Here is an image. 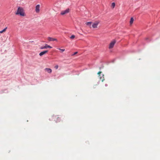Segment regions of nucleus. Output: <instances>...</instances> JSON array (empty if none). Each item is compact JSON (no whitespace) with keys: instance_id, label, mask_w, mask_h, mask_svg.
<instances>
[{"instance_id":"nucleus-1","label":"nucleus","mask_w":160,"mask_h":160,"mask_svg":"<svg viewBox=\"0 0 160 160\" xmlns=\"http://www.w3.org/2000/svg\"><path fill=\"white\" fill-rule=\"evenodd\" d=\"M16 15H20L21 16H25V13L22 8L19 7L18 8L17 12L16 13Z\"/></svg>"},{"instance_id":"nucleus-12","label":"nucleus","mask_w":160,"mask_h":160,"mask_svg":"<svg viewBox=\"0 0 160 160\" xmlns=\"http://www.w3.org/2000/svg\"><path fill=\"white\" fill-rule=\"evenodd\" d=\"M92 23V22H87L86 24L88 26H90L91 25V24Z\"/></svg>"},{"instance_id":"nucleus-7","label":"nucleus","mask_w":160,"mask_h":160,"mask_svg":"<svg viewBox=\"0 0 160 160\" xmlns=\"http://www.w3.org/2000/svg\"><path fill=\"white\" fill-rule=\"evenodd\" d=\"M99 23V22H96L95 23H93L92 25V26L93 28H97V26Z\"/></svg>"},{"instance_id":"nucleus-15","label":"nucleus","mask_w":160,"mask_h":160,"mask_svg":"<svg viewBox=\"0 0 160 160\" xmlns=\"http://www.w3.org/2000/svg\"><path fill=\"white\" fill-rule=\"evenodd\" d=\"M75 36L74 35H72L71 36V37H70V38L72 39H73L75 38Z\"/></svg>"},{"instance_id":"nucleus-10","label":"nucleus","mask_w":160,"mask_h":160,"mask_svg":"<svg viewBox=\"0 0 160 160\" xmlns=\"http://www.w3.org/2000/svg\"><path fill=\"white\" fill-rule=\"evenodd\" d=\"M46 71L48 73H50L52 72V70L51 69L49 68H46L45 69Z\"/></svg>"},{"instance_id":"nucleus-14","label":"nucleus","mask_w":160,"mask_h":160,"mask_svg":"<svg viewBox=\"0 0 160 160\" xmlns=\"http://www.w3.org/2000/svg\"><path fill=\"white\" fill-rule=\"evenodd\" d=\"M115 6V3L114 2H112L111 4V7L112 8H113Z\"/></svg>"},{"instance_id":"nucleus-4","label":"nucleus","mask_w":160,"mask_h":160,"mask_svg":"<svg viewBox=\"0 0 160 160\" xmlns=\"http://www.w3.org/2000/svg\"><path fill=\"white\" fill-rule=\"evenodd\" d=\"M69 12V9H67L65 10L64 11H62L61 12L60 14L61 15H65L67 13H68Z\"/></svg>"},{"instance_id":"nucleus-13","label":"nucleus","mask_w":160,"mask_h":160,"mask_svg":"<svg viewBox=\"0 0 160 160\" xmlns=\"http://www.w3.org/2000/svg\"><path fill=\"white\" fill-rule=\"evenodd\" d=\"M7 27H6V28H4L2 30L0 31V33H2L3 32H5L6 31V30L7 29Z\"/></svg>"},{"instance_id":"nucleus-16","label":"nucleus","mask_w":160,"mask_h":160,"mask_svg":"<svg viewBox=\"0 0 160 160\" xmlns=\"http://www.w3.org/2000/svg\"><path fill=\"white\" fill-rule=\"evenodd\" d=\"M59 49L62 52H63L65 51V49H62L60 48H59Z\"/></svg>"},{"instance_id":"nucleus-8","label":"nucleus","mask_w":160,"mask_h":160,"mask_svg":"<svg viewBox=\"0 0 160 160\" xmlns=\"http://www.w3.org/2000/svg\"><path fill=\"white\" fill-rule=\"evenodd\" d=\"M48 40L49 41H57V39H56L52 38L50 37L48 38Z\"/></svg>"},{"instance_id":"nucleus-21","label":"nucleus","mask_w":160,"mask_h":160,"mask_svg":"<svg viewBox=\"0 0 160 160\" xmlns=\"http://www.w3.org/2000/svg\"><path fill=\"white\" fill-rule=\"evenodd\" d=\"M30 42H34V41H30Z\"/></svg>"},{"instance_id":"nucleus-9","label":"nucleus","mask_w":160,"mask_h":160,"mask_svg":"<svg viewBox=\"0 0 160 160\" xmlns=\"http://www.w3.org/2000/svg\"><path fill=\"white\" fill-rule=\"evenodd\" d=\"M48 52V50H46V51H43L42 52H41L40 53L39 55L40 56H42L43 55L45 54L46 53H47Z\"/></svg>"},{"instance_id":"nucleus-20","label":"nucleus","mask_w":160,"mask_h":160,"mask_svg":"<svg viewBox=\"0 0 160 160\" xmlns=\"http://www.w3.org/2000/svg\"><path fill=\"white\" fill-rule=\"evenodd\" d=\"M105 86L106 87L107 86H108V84H105Z\"/></svg>"},{"instance_id":"nucleus-19","label":"nucleus","mask_w":160,"mask_h":160,"mask_svg":"<svg viewBox=\"0 0 160 160\" xmlns=\"http://www.w3.org/2000/svg\"><path fill=\"white\" fill-rule=\"evenodd\" d=\"M77 53H78L77 52H75L73 54H72V55H74L76 54H77Z\"/></svg>"},{"instance_id":"nucleus-18","label":"nucleus","mask_w":160,"mask_h":160,"mask_svg":"<svg viewBox=\"0 0 160 160\" xmlns=\"http://www.w3.org/2000/svg\"><path fill=\"white\" fill-rule=\"evenodd\" d=\"M58 65H56V66H55V68L56 69L58 68Z\"/></svg>"},{"instance_id":"nucleus-5","label":"nucleus","mask_w":160,"mask_h":160,"mask_svg":"<svg viewBox=\"0 0 160 160\" xmlns=\"http://www.w3.org/2000/svg\"><path fill=\"white\" fill-rule=\"evenodd\" d=\"M48 48H52V47L51 46L48 45L47 44H45V46H42L40 47V48L41 49H46Z\"/></svg>"},{"instance_id":"nucleus-2","label":"nucleus","mask_w":160,"mask_h":160,"mask_svg":"<svg viewBox=\"0 0 160 160\" xmlns=\"http://www.w3.org/2000/svg\"><path fill=\"white\" fill-rule=\"evenodd\" d=\"M101 72H99L98 73V74L100 77V80H101L102 82H103L104 80V77H103L104 75L103 74H101Z\"/></svg>"},{"instance_id":"nucleus-17","label":"nucleus","mask_w":160,"mask_h":160,"mask_svg":"<svg viewBox=\"0 0 160 160\" xmlns=\"http://www.w3.org/2000/svg\"><path fill=\"white\" fill-rule=\"evenodd\" d=\"M60 120V118H57V119L56 121V122H59Z\"/></svg>"},{"instance_id":"nucleus-3","label":"nucleus","mask_w":160,"mask_h":160,"mask_svg":"<svg viewBox=\"0 0 160 160\" xmlns=\"http://www.w3.org/2000/svg\"><path fill=\"white\" fill-rule=\"evenodd\" d=\"M115 42H116L115 40H113L110 43V44H109V48L111 49V48H112L113 47Z\"/></svg>"},{"instance_id":"nucleus-11","label":"nucleus","mask_w":160,"mask_h":160,"mask_svg":"<svg viewBox=\"0 0 160 160\" xmlns=\"http://www.w3.org/2000/svg\"><path fill=\"white\" fill-rule=\"evenodd\" d=\"M133 21H134V19H133V18H131L130 21V24L131 25L133 23Z\"/></svg>"},{"instance_id":"nucleus-6","label":"nucleus","mask_w":160,"mask_h":160,"mask_svg":"<svg viewBox=\"0 0 160 160\" xmlns=\"http://www.w3.org/2000/svg\"><path fill=\"white\" fill-rule=\"evenodd\" d=\"M40 5L39 4L37 5L35 7V11L37 13H38L40 11Z\"/></svg>"}]
</instances>
